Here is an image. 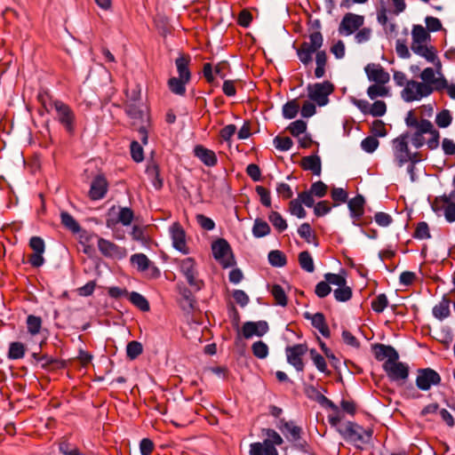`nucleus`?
<instances>
[{"mask_svg": "<svg viewBox=\"0 0 455 455\" xmlns=\"http://www.w3.org/2000/svg\"><path fill=\"white\" fill-rule=\"evenodd\" d=\"M323 37L321 32L315 31L309 35V42H303L297 50V55L300 62L307 66L312 62V56L315 53V76L322 78L325 75V67L327 64V54L325 51H320L323 46Z\"/></svg>", "mask_w": 455, "mask_h": 455, "instance_id": "f257e3e1", "label": "nucleus"}, {"mask_svg": "<svg viewBox=\"0 0 455 455\" xmlns=\"http://www.w3.org/2000/svg\"><path fill=\"white\" fill-rule=\"evenodd\" d=\"M410 132H405L392 140L394 156L399 167L410 162L417 164L420 161L419 153H411L409 149Z\"/></svg>", "mask_w": 455, "mask_h": 455, "instance_id": "f03ea898", "label": "nucleus"}, {"mask_svg": "<svg viewBox=\"0 0 455 455\" xmlns=\"http://www.w3.org/2000/svg\"><path fill=\"white\" fill-rule=\"evenodd\" d=\"M405 124L407 127L415 130L413 134H410L412 146L416 148H420L426 143L423 135L432 131L433 124L427 119L422 118L419 120L413 110H410L407 113Z\"/></svg>", "mask_w": 455, "mask_h": 455, "instance_id": "7ed1b4c3", "label": "nucleus"}, {"mask_svg": "<svg viewBox=\"0 0 455 455\" xmlns=\"http://www.w3.org/2000/svg\"><path fill=\"white\" fill-rule=\"evenodd\" d=\"M307 96L312 101L319 107H323L329 103V96L334 91V84L330 81L309 84L307 86Z\"/></svg>", "mask_w": 455, "mask_h": 455, "instance_id": "20e7f679", "label": "nucleus"}, {"mask_svg": "<svg viewBox=\"0 0 455 455\" xmlns=\"http://www.w3.org/2000/svg\"><path fill=\"white\" fill-rule=\"evenodd\" d=\"M433 92L431 85L410 80L406 83L403 90L401 92L402 99L406 102L419 100L424 97H427Z\"/></svg>", "mask_w": 455, "mask_h": 455, "instance_id": "39448f33", "label": "nucleus"}, {"mask_svg": "<svg viewBox=\"0 0 455 455\" xmlns=\"http://www.w3.org/2000/svg\"><path fill=\"white\" fill-rule=\"evenodd\" d=\"M52 106L56 111L57 120L64 126L66 131L73 133L75 131L76 115L72 108L60 100H53Z\"/></svg>", "mask_w": 455, "mask_h": 455, "instance_id": "423d86ee", "label": "nucleus"}, {"mask_svg": "<svg viewBox=\"0 0 455 455\" xmlns=\"http://www.w3.org/2000/svg\"><path fill=\"white\" fill-rule=\"evenodd\" d=\"M441 382L440 374L431 368H422L417 371L416 386L422 391L429 390L432 386H437Z\"/></svg>", "mask_w": 455, "mask_h": 455, "instance_id": "0eeeda50", "label": "nucleus"}, {"mask_svg": "<svg viewBox=\"0 0 455 455\" xmlns=\"http://www.w3.org/2000/svg\"><path fill=\"white\" fill-rule=\"evenodd\" d=\"M364 22V17L359 14L346 13L339 26V33L343 36H350L358 30Z\"/></svg>", "mask_w": 455, "mask_h": 455, "instance_id": "6e6552de", "label": "nucleus"}, {"mask_svg": "<svg viewBox=\"0 0 455 455\" xmlns=\"http://www.w3.org/2000/svg\"><path fill=\"white\" fill-rule=\"evenodd\" d=\"M307 352V346L306 344H297L294 346L287 347L285 348V355L287 362L292 365L296 371H303L305 364L302 357Z\"/></svg>", "mask_w": 455, "mask_h": 455, "instance_id": "1a4fd4ad", "label": "nucleus"}, {"mask_svg": "<svg viewBox=\"0 0 455 455\" xmlns=\"http://www.w3.org/2000/svg\"><path fill=\"white\" fill-rule=\"evenodd\" d=\"M180 267L188 284L196 291H199L203 286V282L197 278L195 260L192 258H186L181 260Z\"/></svg>", "mask_w": 455, "mask_h": 455, "instance_id": "9d476101", "label": "nucleus"}, {"mask_svg": "<svg viewBox=\"0 0 455 455\" xmlns=\"http://www.w3.org/2000/svg\"><path fill=\"white\" fill-rule=\"evenodd\" d=\"M98 249L100 253L107 258L122 259L127 255L125 248L120 247L111 241L102 237L98 238Z\"/></svg>", "mask_w": 455, "mask_h": 455, "instance_id": "9b49d317", "label": "nucleus"}, {"mask_svg": "<svg viewBox=\"0 0 455 455\" xmlns=\"http://www.w3.org/2000/svg\"><path fill=\"white\" fill-rule=\"evenodd\" d=\"M383 369L392 381L406 380L409 377V367L397 361L384 363Z\"/></svg>", "mask_w": 455, "mask_h": 455, "instance_id": "f8f14e48", "label": "nucleus"}, {"mask_svg": "<svg viewBox=\"0 0 455 455\" xmlns=\"http://www.w3.org/2000/svg\"><path fill=\"white\" fill-rule=\"evenodd\" d=\"M411 51L424 58L427 61L433 63L437 68H441L442 64L437 57L436 51L434 46L427 45L426 43L411 44Z\"/></svg>", "mask_w": 455, "mask_h": 455, "instance_id": "ddd939ff", "label": "nucleus"}, {"mask_svg": "<svg viewBox=\"0 0 455 455\" xmlns=\"http://www.w3.org/2000/svg\"><path fill=\"white\" fill-rule=\"evenodd\" d=\"M368 79L375 84H386L390 80V76L380 64L370 63L364 68Z\"/></svg>", "mask_w": 455, "mask_h": 455, "instance_id": "4468645a", "label": "nucleus"}, {"mask_svg": "<svg viewBox=\"0 0 455 455\" xmlns=\"http://www.w3.org/2000/svg\"><path fill=\"white\" fill-rule=\"evenodd\" d=\"M173 247L184 254L188 252L186 243V234L180 223L174 222L169 228Z\"/></svg>", "mask_w": 455, "mask_h": 455, "instance_id": "2eb2a0df", "label": "nucleus"}, {"mask_svg": "<svg viewBox=\"0 0 455 455\" xmlns=\"http://www.w3.org/2000/svg\"><path fill=\"white\" fill-rule=\"evenodd\" d=\"M306 395L319 403L322 407L325 409H331L334 412L339 411V407L329 398L323 395L315 387L309 385L305 388Z\"/></svg>", "mask_w": 455, "mask_h": 455, "instance_id": "dca6fc26", "label": "nucleus"}, {"mask_svg": "<svg viewBox=\"0 0 455 455\" xmlns=\"http://www.w3.org/2000/svg\"><path fill=\"white\" fill-rule=\"evenodd\" d=\"M268 331V324L266 321L245 322L242 327V333L245 339L252 336L262 337Z\"/></svg>", "mask_w": 455, "mask_h": 455, "instance_id": "f3484780", "label": "nucleus"}, {"mask_svg": "<svg viewBox=\"0 0 455 455\" xmlns=\"http://www.w3.org/2000/svg\"><path fill=\"white\" fill-rule=\"evenodd\" d=\"M276 426L285 435L288 441H299L300 435L302 434V428L296 426L293 421H286L284 419H279Z\"/></svg>", "mask_w": 455, "mask_h": 455, "instance_id": "a211bd4d", "label": "nucleus"}, {"mask_svg": "<svg viewBox=\"0 0 455 455\" xmlns=\"http://www.w3.org/2000/svg\"><path fill=\"white\" fill-rule=\"evenodd\" d=\"M372 351L378 361H383L387 358L385 363H390L397 361L399 358L397 351L391 346L378 343L372 346Z\"/></svg>", "mask_w": 455, "mask_h": 455, "instance_id": "6ab92c4d", "label": "nucleus"}, {"mask_svg": "<svg viewBox=\"0 0 455 455\" xmlns=\"http://www.w3.org/2000/svg\"><path fill=\"white\" fill-rule=\"evenodd\" d=\"M108 181L102 175L96 176L91 184L89 196L92 200L103 198L108 192Z\"/></svg>", "mask_w": 455, "mask_h": 455, "instance_id": "aec40b11", "label": "nucleus"}, {"mask_svg": "<svg viewBox=\"0 0 455 455\" xmlns=\"http://www.w3.org/2000/svg\"><path fill=\"white\" fill-rule=\"evenodd\" d=\"M304 317L307 320L311 321V324L314 328L318 330V331L325 338H329L331 335L329 327L325 322V317L323 313H315L310 314L306 312L304 314Z\"/></svg>", "mask_w": 455, "mask_h": 455, "instance_id": "412c9836", "label": "nucleus"}, {"mask_svg": "<svg viewBox=\"0 0 455 455\" xmlns=\"http://www.w3.org/2000/svg\"><path fill=\"white\" fill-rule=\"evenodd\" d=\"M194 154L206 166L212 167L217 164L218 160L214 151L208 149L202 145H196L194 148Z\"/></svg>", "mask_w": 455, "mask_h": 455, "instance_id": "4be33fe9", "label": "nucleus"}, {"mask_svg": "<svg viewBox=\"0 0 455 455\" xmlns=\"http://www.w3.org/2000/svg\"><path fill=\"white\" fill-rule=\"evenodd\" d=\"M301 167L305 171H310L314 175L320 176L322 172L321 158L317 155L304 156L301 159Z\"/></svg>", "mask_w": 455, "mask_h": 455, "instance_id": "5701e85b", "label": "nucleus"}, {"mask_svg": "<svg viewBox=\"0 0 455 455\" xmlns=\"http://www.w3.org/2000/svg\"><path fill=\"white\" fill-rule=\"evenodd\" d=\"M364 203V197L362 195H357L348 201L347 205L350 211V215L355 220H360V218L363 215Z\"/></svg>", "mask_w": 455, "mask_h": 455, "instance_id": "b1692460", "label": "nucleus"}, {"mask_svg": "<svg viewBox=\"0 0 455 455\" xmlns=\"http://www.w3.org/2000/svg\"><path fill=\"white\" fill-rule=\"evenodd\" d=\"M212 251L217 260H222L228 254L231 253L229 243L223 238L218 239L212 244Z\"/></svg>", "mask_w": 455, "mask_h": 455, "instance_id": "393cba45", "label": "nucleus"}, {"mask_svg": "<svg viewBox=\"0 0 455 455\" xmlns=\"http://www.w3.org/2000/svg\"><path fill=\"white\" fill-rule=\"evenodd\" d=\"M450 305L451 300L443 296L442 300L433 307V315L440 321L444 320L451 315Z\"/></svg>", "mask_w": 455, "mask_h": 455, "instance_id": "a878e982", "label": "nucleus"}, {"mask_svg": "<svg viewBox=\"0 0 455 455\" xmlns=\"http://www.w3.org/2000/svg\"><path fill=\"white\" fill-rule=\"evenodd\" d=\"M189 62L190 57L188 55H180L179 58L176 59L175 65L177 68L179 77L190 81L191 72L188 68Z\"/></svg>", "mask_w": 455, "mask_h": 455, "instance_id": "bb28decb", "label": "nucleus"}, {"mask_svg": "<svg viewBox=\"0 0 455 455\" xmlns=\"http://www.w3.org/2000/svg\"><path fill=\"white\" fill-rule=\"evenodd\" d=\"M188 82L189 80L181 77H171L168 80V87L172 93L183 96L186 92V84Z\"/></svg>", "mask_w": 455, "mask_h": 455, "instance_id": "cd10ccee", "label": "nucleus"}, {"mask_svg": "<svg viewBox=\"0 0 455 455\" xmlns=\"http://www.w3.org/2000/svg\"><path fill=\"white\" fill-rule=\"evenodd\" d=\"M131 264L137 267L139 272H146L147 268L150 267V259L144 253H135L130 258Z\"/></svg>", "mask_w": 455, "mask_h": 455, "instance_id": "c85d7f7f", "label": "nucleus"}, {"mask_svg": "<svg viewBox=\"0 0 455 455\" xmlns=\"http://www.w3.org/2000/svg\"><path fill=\"white\" fill-rule=\"evenodd\" d=\"M26 353V346L20 341L11 342L8 350V358L11 360H18L23 358Z\"/></svg>", "mask_w": 455, "mask_h": 455, "instance_id": "c756f323", "label": "nucleus"}, {"mask_svg": "<svg viewBox=\"0 0 455 455\" xmlns=\"http://www.w3.org/2000/svg\"><path fill=\"white\" fill-rule=\"evenodd\" d=\"M359 426L354 422L348 421L344 426V428L339 429V432L347 438L361 441L363 439L357 429Z\"/></svg>", "mask_w": 455, "mask_h": 455, "instance_id": "7c9ffc66", "label": "nucleus"}, {"mask_svg": "<svg viewBox=\"0 0 455 455\" xmlns=\"http://www.w3.org/2000/svg\"><path fill=\"white\" fill-rule=\"evenodd\" d=\"M411 44L426 43L430 39L428 31L421 25H414L411 31Z\"/></svg>", "mask_w": 455, "mask_h": 455, "instance_id": "2f4dec72", "label": "nucleus"}, {"mask_svg": "<svg viewBox=\"0 0 455 455\" xmlns=\"http://www.w3.org/2000/svg\"><path fill=\"white\" fill-rule=\"evenodd\" d=\"M129 300L143 312L150 309L149 303L146 298L137 291H132L128 294Z\"/></svg>", "mask_w": 455, "mask_h": 455, "instance_id": "473e14b6", "label": "nucleus"}, {"mask_svg": "<svg viewBox=\"0 0 455 455\" xmlns=\"http://www.w3.org/2000/svg\"><path fill=\"white\" fill-rule=\"evenodd\" d=\"M267 258L270 265L275 267H283L287 264L285 254L278 250L269 251Z\"/></svg>", "mask_w": 455, "mask_h": 455, "instance_id": "72a5a7b5", "label": "nucleus"}, {"mask_svg": "<svg viewBox=\"0 0 455 455\" xmlns=\"http://www.w3.org/2000/svg\"><path fill=\"white\" fill-rule=\"evenodd\" d=\"M299 263L300 267L307 273L315 271V264L309 251H303L299 254Z\"/></svg>", "mask_w": 455, "mask_h": 455, "instance_id": "f704fd0d", "label": "nucleus"}, {"mask_svg": "<svg viewBox=\"0 0 455 455\" xmlns=\"http://www.w3.org/2000/svg\"><path fill=\"white\" fill-rule=\"evenodd\" d=\"M270 227L267 221L261 219H256L252 227V234L255 237L260 238L270 233Z\"/></svg>", "mask_w": 455, "mask_h": 455, "instance_id": "c9c22d12", "label": "nucleus"}, {"mask_svg": "<svg viewBox=\"0 0 455 455\" xmlns=\"http://www.w3.org/2000/svg\"><path fill=\"white\" fill-rule=\"evenodd\" d=\"M270 293L272 294V296L274 297L276 304L282 306V307H285L287 305V296L285 294V291L283 289V287L279 284H273L271 287H270Z\"/></svg>", "mask_w": 455, "mask_h": 455, "instance_id": "e433bc0d", "label": "nucleus"}, {"mask_svg": "<svg viewBox=\"0 0 455 455\" xmlns=\"http://www.w3.org/2000/svg\"><path fill=\"white\" fill-rule=\"evenodd\" d=\"M311 359L317 368V370L323 373L329 375L331 372L327 369V363L323 356H322L315 348L310 350Z\"/></svg>", "mask_w": 455, "mask_h": 455, "instance_id": "4c0bfd02", "label": "nucleus"}, {"mask_svg": "<svg viewBox=\"0 0 455 455\" xmlns=\"http://www.w3.org/2000/svg\"><path fill=\"white\" fill-rule=\"evenodd\" d=\"M384 84H375L370 85L367 89V95L371 100H375L378 97H387L389 95L387 88Z\"/></svg>", "mask_w": 455, "mask_h": 455, "instance_id": "58836bf2", "label": "nucleus"}, {"mask_svg": "<svg viewBox=\"0 0 455 455\" xmlns=\"http://www.w3.org/2000/svg\"><path fill=\"white\" fill-rule=\"evenodd\" d=\"M299 109V105L296 100H290L283 106V116L285 119L296 117Z\"/></svg>", "mask_w": 455, "mask_h": 455, "instance_id": "ea45409f", "label": "nucleus"}, {"mask_svg": "<svg viewBox=\"0 0 455 455\" xmlns=\"http://www.w3.org/2000/svg\"><path fill=\"white\" fill-rule=\"evenodd\" d=\"M352 289L346 284L338 287L333 291L334 298L337 301L346 302L352 298Z\"/></svg>", "mask_w": 455, "mask_h": 455, "instance_id": "a19ab883", "label": "nucleus"}, {"mask_svg": "<svg viewBox=\"0 0 455 455\" xmlns=\"http://www.w3.org/2000/svg\"><path fill=\"white\" fill-rule=\"evenodd\" d=\"M143 352L142 344L139 341H130L126 346V355L130 360L136 359Z\"/></svg>", "mask_w": 455, "mask_h": 455, "instance_id": "79ce46f5", "label": "nucleus"}, {"mask_svg": "<svg viewBox=\"0 0 455 455\" xmlns=\"http://www.w3.org/2000/svg\"><path fill=\"white\" fill-rule=\"evenodd\" d=\"M268 220L278 232H283L287 228L286 220L277 212H271Z\"/></svg>", "mask_w": 455, "mask_h": 455, "instance_id": "37998d69", "label": "nucleus"}, {"mask_svg": "<svg viewBox=\"0 0 455 455\" xmlns=\"http://www.w3.org/2000/svg\"><path fill=\"white\" fill-rule=\"evenodd\" d=\"M42 327V319L39 316L29 315L27 317V328L28 331L31 335H36L39 333Z\"/></svg>", "mask_w": 455, "mask_h": 455, "instance_id": "c03bdc74", "label": "nucleus"}, {"mask_svg": "<svg viewBox=\"0 0 455 455\" xmlns=\"http://www.w3.org/2000/svg\"><path fill=\"white\" fill-rule=\"evenodd\" d=\"M262 432L267 435V439L264 440V444L269 445L270 443L275 446L281 445L283 443V438L275 430L271 428H263Z\"/></svg>", "mask_w": 455, "mask_h": 455, "instance_id": "a18cd8bd", "label": "nucleus"}, {"mask_svg": "<svg viewBox=\"0 0 455 455\" xmlns=\"http://www.w3.org/2000/svg\"><path fill=\"white\" fill-rule=\"evenodd\" d=\"M146 172L151 178L155 188L160 189L163 187V180L160 178L158 166L156 164L149 165Z\"/></svg>", "mask_w": 455, "mask_h": 455, "instance_id": "49530a36", "label": "nucleus"}, {"mask_svg": "<svg viewBox=\"0 0 455 455\" xmlns=\"http://www.w3.org/2000/svg\"><path fill=\"white\" fill-rule=\"evenodd\" d=\"M413 237L419 240L431 238L429 227L427 222L421 221L418 223L413 234Z\"/></svg>", "mask_w": 455, "mask_h": 455, "instance_id": "de8ad7c7", "label": "nucleus"}, {"mask_svg": "<svg viewBox=\"0 0 455 455\" xmlns=\"http://www.w3.org/2000/svg\"><path fill=\"white\" fill-rule=\"evenodd\" d=\"M61 223L64 227L72 232H78L80 229L79 224L76 220L67 212H62L60 214Z\"/></svg>", "mask_w": 455, "mask_h": 455, "instance_id": "09e8293b", "label": "nucleus"}, {"mask_svg": "<svg viewBox=\"0 0 455 455\" xmlns=\"http://www.w3.org/2000/svg\"><path fill=\"white\" fill-rule=\"evenodd\" d=\"M39 363H41V367L43 369H48L51 366H55L57 368H64L66 365L63 361L58 360L47 355H43L39 358Z\"/></svg>", "mask_w": 455, "mask_h": 455, "instance_id": "8fccbe9b", "label": "nucleus"}, {"mask_svg": "<svg viewBox=\"0 0 455 455\" xmlns=\"http://www.w3.org/2000/svg\"><path fill=\"white\" fill-rule=\"evenodd\" d=\"M252 354L259 359H264L268 355V347L267 345L261 341H256L251 346Z\"/></svg>", "mask_w": 455, "mask_h": 455, "instance_id": "3c124183", "label": "nucleus"}, {"mask_svg": "<svg viewBox=\"0 0 455 455\" xmlns=\"http://www.w3.org/2000/svg\"><path fill=\"white\" fill-rule=\"evenodd\" d=\"M388 305V299L384 293L379 294L371 301V308L376 313H382Z\"/></svg>", "mask_w": 455, "mask_h": 455, "instance_id": "603ef678", "label": "nucleus"}, {"mask_svg": "<svg viewBox=\"0 0 455 455\" xmlns=\"http://www.w3.org/2000/svg\"><path fill=\"white\" fill-rule=\"evenodd\" d=\"M274 146L280 151H288L291 148L293 141L289 137L276 136L273 140Z\"/></svg>", "mask_w": 455, "mask_h": 455, "instance_id": "864d4df0", "label": "nucleus"}, {"mask_svg": "<svg viewBox=\"0 0 455 455\" xmlns=\"http://www.w3.org/2000/svg\"><path fill=\"white\" fill-rule=\"evenodd\" d=\"M379 141L373 136H368L361 142V148L367 153H373L379 147Z\"/></svg>", "mask_w": 455, "mask_h": 455, "instance_id": "5fc2aeb1", "label": "nucleus"}, {"mask_svg": "<svg viewBox=\"0 0 455 455\" xmlns=\"http://www.w3.org/2000/svg\"><path fill=\"white\" fill-rule=\"evenodd\" d=\"M452 121V116L449 110L443 109L435 116V123L440 128L448 127Z\"/></svg>", "mask_w": 455, "mask_h": 455, "instance_id": "6e6d98bb", "label": "nucleus"}, {"mask_svg": "<svg viewBox=\"0 0 455 455\" xmlns=\"http://www.w3.org/2000/svg\"><path fill=\"white\" fill-rule=\"evenodd\" d=\"M387 112V105L383 100H376L371 106L370 105L369 115L380 117Z\"/></svg>", "mask_w": 455, "mask_h": 455, "instance_id": "4d7b16f0", "label": "nucleus"}, {"mask_svg": "<svg viewBox=\"0 0 455 455\" xmlns=\"http://www.w3.org/2000/svg\"><path fill=\"white\" fill-rule=\"evenodd\" d=\"M288 130L293 137H299L306 132L307 123L303 120H296L290 124Z\"/></svg>", "mask_w": 455, "mask_h": 455, "instance_id": "13d9d810", "label": "nucleus"}, {"mask_svg": "<svg viewBox=\"0 0 455 455\" xmlns=\"http://www.w3.org/2000/svg\"><path fill=\"white\" fill-rule=\"evenodd\" d=\"M134 218L133 212L129 207H122L120 208L118 213V221L121 222L124 226H129Z\"/></svg>", "mask_w": 455, "mask_h": 455, "instance_id": "bf43d9fd", "label": "nucleus"}, {"mask_svg": "<svg viewBox=\"0 0 455 455\" xmlns=\"http://www.w3.org/2000/svg\"><path fill=\"white\" fill-rule=\"evenodd\" d=\"M290 212L299 219H303L307 215L305 209L302 207L301 202H299L298 198L290 202Z\"/></svg>", "mask_w": 455, "mask_h": 455, "instance_id": "052dcab7", "label": "nucleus"}, {"mask_svg": "<svg viewBox=\"0 0 455 455\" xmlns=\"http://www.w3.org/2000/svg\"><path fill=\"white\" fill-rule=\"evenodd\" d=\"M371 133L375 138L385 137L387 135V130L384 122L381 120L373 121L371 126Z\"/></svg>", "mask_w": 455, "mask_h": 455, "instance_id": "680f3d73", "label": "nucleus"}, {"mask_svg": "<svg viewBox=\"0 0 455 455\" xmlns=\"http://www.w3.org/2000/svg\"><path fill=\"white\" fill-rule=\"evenodd\" d=\"M131 155H132V158L136 163H140L144 159L143 148H142L141 145L136 140H133L131 143Z\"/></svg>", "mask_w": 455, "mask_h": 455, "instance_id": "e2e57ef3", "label": "nucleus"}, {"mask_svg": "<svg viewBox=\"0 0 455 455\" xmlns=\"http://www.w3.org/2000/svg\"><path fill=\"white\" fill-rule=\"evenodd\" d=\"M324 279L327 281V283L331 285H336L338 287L342 286L347 283V279L344 275L339 274H332V273H326L324 275Z\"/></svg>", "mask_w": 455, "mask_h": 455, "instance_id": "0e129e2a", "label": "nucleus"}, {"mask_svg": "<svg viewBox=\"0 0 455 455\" xmlns=\"http://www.w3.org/2000/svg\"><path fill=\"white\" fill-rule=\"evenodd\" d=\"M182 299L184 300L182 303L183 309L188 311L193 310L195 307L196 300L192 292L189 290L185 289L182 292Z\"/></svg>", "mask_w": 455, "mask_h": 455, "instance_id": "69168bd1", "label": "nucleus"}, {"mask_svg": "<svg viewBox=\"0 0 455 455\" xmlns=\"http://www.w3.org/2000/svg\"><path fill=\"white\" fill-rule=\"evenodd\" d=\"M331 288L325 279L324 281L319 282L315 288V295L321 299L328 296L331 293Z\"/></svg>", "mask_w": 455, "mask_h": 455, "instance_id": "338daca9", "label": "nucleus"}, {"mask_svg": "<svg viewBox=\"0 0 455 455\" xmlns=\"http://www.w3.org/2000/svg\"><path fill=\"white\" fill-rule=\"evenodd\" d=\"M59 449L63 455H80L78 448L67 441H62Z\"/></svg>", "mask_w": 455, "mask_h": 455, "instance_id": "774afa93", "label": "nucleus"}]
</instances>
